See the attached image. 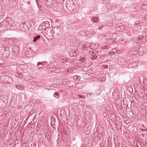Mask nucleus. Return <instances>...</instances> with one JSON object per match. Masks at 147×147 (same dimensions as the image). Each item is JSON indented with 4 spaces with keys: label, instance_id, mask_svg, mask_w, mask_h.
Masks as SVG:
<instances>
[{
    "label": "nucleus",
    "instance_id": "obj_39",
    "mask_svg": "<svg viewBox=\"0 0 147 147\" xmlns=\"http://www.w3.org/2000/svg\"><path fill=\"white\" fill-rule=\"evenodd\" d=\"M5 52H6V51H4V53H3V55H5V54H6V53H5Z\"/></svg>",
    "mask_w": 147,
    "mask_h": 147
},
{
    "label": "nucleus",
    "instance_id": "obj_31",
    "mask_svg": "<svg viewBox=\"0 0 147 147\" xmlns=\"http://www.w3.org/2000/svg\"><path fill=\"white\" fill-rule=\"evenodd\" d=\"M48 134H47V135L48 136V137H49V138L51 136V132L49 131L48 133Z\"/></svg>",
    "mask_w": 147,
    "mask_h": 147
},
{
    "label": "nucleus",
    "instance_id": "obj_30",
    "mask_svg": "<svg viewBox=\"0 0 147 147\" xmlns=\"http://www.w3.org/2000/svg\"><path fill=\"white\" fill-rule=\"evenodd\" d=\"M141 2L146 4L147 3V0H141Z\"/></svg>",
    "mask_w": 147,
    "mask_h": 147
},
{
    "label": "nucleus",
    "instance_id": "obj_13",
    "mask_svg": "<svg viewBox=\"0 0 147 147\" xmlns=\"http://www.w3.org/2000/svg\"><path fill=\"white\" fill-rule=\"evenodd\" d=\"M129 53L132 55H135L137 53V51L136 50L131 49L129 51Z\"/></svg>",
    "mask_w": 147,
    "mask_h": 147
},
{
    "label": "nucleus",
    "instance_id": "obj_26",
    "mask_svg": "<svg viewBox=\"0 0 147 147\" xmlns=\"http://www.w3.org/2000/svg\"><path fill=\"white\" fill-rule=\"evenodd\" d=\"M78 96L79 98H81L83 99L84 98H85V97L84 95H81L80 94H78Z\"/></svg>",
    "mask_w": 147,
    "mask_h": 147
},
{
    "label": "nucleus",
    "instance_id": "obj_18",
    "mask_svg": "<svg viewBox=\"0 0 147 147\" xmlns=\"http://www.w3.org/2000/svg\"><path fill=\"white\" fill-rule=\"evenodd\" d=\"M44 26L43 25H41V24L39 26L38 28V29L40 31H42V30Z\"/></svg>",
    "mask_w": 147,
    "mask_h": 147
},
{
    "label": "nucleus",
    "instance_id": "obj_9",
    "mask_svg": "<svg viewBox=\"0 0 147 147\" xmlns=\"http://www.w3.org/2000/svg\"><path fill=\"white\" fill-rule=\"evenodd\" d=\"M81 77L80 76L75 75L73 77V79L76 81H78L80 80Z\"/></svg>",
    "mask_w": 147,
    "mask_h": 147
},
{
    "label": "nucleus",
    "instance_id": "obj_44",
    "mask_svg": "<svg viewBox=\"0 0 147 147\" xmlns=\"http://www.w3.org/2000/svg\"><path fill=\"white\" fill-rule=\"evenodd\" d=\"M145 130L144 129H143V130Z\"/></svg>",
    "mask_w": 147,
    "mask_h": 147
},
{
    "label": "nucleus",
    "instance_id": "obj_29",
    "mask_svg": "<svg viewBox=\"0 0 147 147\" xmlns=\"http://www.w3.org/2000/svg\"><path fill=\"white\" fill-rule=\"evenodd\" d=\"M144 38V36H141L140 37H138V39L139 40H142Z\"/></svg>",
    "mask_w": 147,
    "mask_h": 147
},
{
    "label": "nucleus",
    "instance_id": "obj_38",
    "mask_svg": "<svg viewBox=\"0 0 147 147\" xmlns=\"http://www.w3.org/2000/svg\"><path fill=\"white\" fill-rule=\"evenodd\" d=\"M49 23V22L48 21H46L45 22V24H48Z\"/></svg>",
    "mask_w": 147,
    "mask_h": 147
},
{
    "label": "nucleus",
    "instance_id": "obj_41",
    "mask_svg": "<svg viewBox=\"0 0 147 147\" xmlns=\"http://www.w3.org/2000/svg\"><path fill=\"white\" fill-rule=\"evenodd\" d=\"M111 7V8H112V7H113V9H114L115 8V7H114V6H112H112Z\"/></svg>",
    "mask_w": 147,
    "mask_h": 147
},
{
    "label": "nucleus",
    "instance_id": "obj_5",
    "mask_svg": "<svg viewBox=\"0 0 147 147\" xmlns=\"http://www.w3.org/2000/svg\"><path fill=\"white\" fill-rule=\"evenodd\" d=\"M19 29L23 31H27L28 30L26 25L23 23H21L19 25Z\"/></svg>",
    "mask_w": 147,
    "mask_h": 147
},
{
    "label": "nucleus",
    "instance_id": "obj_11",
    "mask_svg": "<svg viewBox=\"0 0 147 147\" xmlns=\"http://www.w3.org/2000/svg\"><path fill=\"white\" fill-rule=\"evenodd\" d=\"M30 85H32V87L31 88H34V86L36 88V87L35 86H36V81H33L31 82V83L30 84Z\"/></svg>",
    "mask_w": 147,
    "mask_h": 147
},
{
    "label": "nucleus",
    "instance_id": "obj_27",
    "mask_svg": "<svg viewBox=\"0 0 147 147\" xmlns=\"http://www.w3.org/2000/svg\"><path fill=\"white\" fill-rule=\"evenodd\" d=\"M109 47L108 46H103L102 48V49H107Z\"/></svg>",
    "mask_w": 147,
    "mask_h": 147
},
{
    "label": "nucleus",
    "instance_id": "obj_1",
    "mask_svg": "<svg viewBox=\"0 0 147 147\" xmlns=\"http://www.w3.org/2000/svg\"><path fill=\"white\" fill-rule=\"evenodd\" d=\"M14 43V42L11 39L7 38L3 40V43H2L5 47H10L12 46Z\"/></svg>",
    "mask_w": 147,
    "mask_h": 147
},
{
    "label": "nucleus",
    "instance_id": "obj_34",
    "mask_svg": "<svg viewBox=\"0 0 147 147\" xmlns=\"http://www.w3.org/2000/svg\"><path fill=\"white\" fill-rule=\"evenodd\" d=\"M33 49H34V51L36 50V47H35L34 46V47L33 48Z\"/></svg>",
    "mask_w": 147,
    "mask_h": 147
},
{
    "label": "nucleus",
    "instance_id": "obj_28",
    "mask_svg": "<svg viewBox=\"0 0 147 147\" xmlns=\"http://www.w3.org/2000/svg\"><path fill=\"white\" fill-rule=\"evenodd\" d=\"M89 32H89V33H90L93 35L95 34L96 33L95 32H94V31H92V30H90V31H89Z\"/></svg>",
    "mask_w": 147,
    "mask_h": 147
},
{
    "label": "nucleus",
    "instance_id": "obj_36",
    "mask_svg": "<svg viewBox=\"0 0 147 147\" xmlns=\"http://www.w3.org/2000/svg\"><path fill=\"white\" fill-rule=\"evenodd\" d=\"M105 67L104 68H108V65H106L105 66Z\"/></svg>",
    "mask_w": 147,
    "mask_h": 147
},
{
    "label": "nucleus",
    "instance_id": "obj_23",
    "mask_svg": "<svg viewBox=\"0 0 147 147\" xmlns=\"http://www.w3.org/2000/svg\"><path fill=\"white\" fill-rule=\"evenodd\" d=\"M33 38V42H35L37 41V36H32Z\"/></svg>",
    "mask_w": 147,
    "mask_h": 147
},
{
    "label": "nucleus",
    "instance_id": "obj_37",
    "mask_svg": "<svg viewBox=\"0 0 147 147\" xmlns=\"http://www.w3.org/2000/svg\"><path fill=\"white\" fill-rule=\"evenodd\" d=\"M40 37V36L39 35H37V39L39 38Z\"/></svg>",
    "mask_w": 147,
    "mask_h": 147
},
{
    "label": "nucleus",
    "instance_id": "obj_33",
    "mask_svg": "<svg viewBox=\"0 0 147 147\" xmlns=\"http://www.w3.org/2000/svg\"><path fill=\"white\" fill-rule=\"evenodd\" d=\"M138 23L135 22L134 24V25L136 26L138 25Z\"/></svg>",
    "mask_w": 147,
    "mask_h": 147
},
{
    "label": "nucleus",
    "instance_id": "obj_2",
    "mask_svg": "<svg viewBox=\"0 0 147 147\" xmlns=\"http://www.w3.org/2000/svg\"><path fill=\"white\" fill-rule=\"evenodd\" d=\"M67 9L71 11L73 10L75 7V4L72 0H68L66 4Z\"/></svg>",
    "mask_w": 147,
    "mask_h": 147
},
{
    "label": "nucleus",
    "instance_id": "obj_43",
    "mask_svg": "<svg viewBox=\"0 0 147 147\" xmlns=\"http://www.w3.org/2000/svg\"><path fill=\"white\" fill-rule=\"evenodd\" d=\"M36 2L37 3V0H35Z\"/></svg>",
    "mask_w": 147,
    "mask_h": 147
},
{
    "label": "nucleus",
    "instance_id": "obj_32",
    "mask_svg": "<svg viewBox=\"0 0 147 147\" xmlns=\"http://www.w3.org/2000/svg\"><path fill=\"white\" fill-rule=\"evenodd\" d=\"M114 54V52H110V54L111 55H113Z\"/></svg>",
    "mask_w": 147,
    "mask_h": 147
},
{
    "label": "nucleus",
    "instance_id": "obj_25",
    "mask_svg": "<svg viewBox=\"0 0 147 147\" xmlns=\"http://www.w3.org/2000/svg\"><path fill=\"white\" fill-rule=\"evenodd\" d=\"M97 58V56L96 55H95L94 56H92L91 57V59L92 60H94Z\"/></svg>",
    "mask_w": 147,
    "mask_h": 147
},
{
    "label": "nucleus",
    "instance_id": "obj_15",
    "mask_svg": "<svg viewBox=\"0 0 147 147\" xmlns=\"http://www.w3.org/2000/svg\"><path fill=\"white\" fill-rule=\"evenodd\" d=\"M91 21L94 23H97L98 22V19L95 18H94L91 19Z\"/></svg>",
    "mask_w": 147,
    "mask_h": 147
},
{
    "label": "nucleus",
    "instance_id": "obj_24",
    "mask_svg": "<svg viewBox=\"0 0 147 147\" xmlns=\"http://www.w3.org/2000/svg\"><path fill=\"white\" fill-rule=\"evenodd\" d=\"M59 93L55 92L54 94V96L56 98H57V97H59Z\"/></svg>",
    "mask_w": 147,
    "mask_h": 147
},
{
    "label": "nucleus",
    "instance_id": "obj_20",
    "mask_svg": "<svg viewBox=\"0 0 147 147\" xmlns=\"http://www.w3.org/2000/svg\"><path fill=\"white\" fill-rule=\"evenodd\" d=\"M107 10L109 11L113 9V7H112V8H111V6L110 5H107Z\"/></svg>",
    "mask_w": 147,
    "mask_h": 147
},
{
    "label": "nucleus",
    "instance_id": "obj_10",
    "mask_svg": "<svg viewBox=\"0 0 147 147\" xmlns=\"http://www.w3.org/2000/svg\"><path fill=\"white\" fill-rule=\"evenodd\" d=\"M23 87V85L21 84L16 85V88L19 90H22Z\"/></svg>",
    "mask_w": 147,
    "mask_h": 147
},
{
    "label": "nucleus",
    "instance_id": "obj_7",
    "mask_svg": "<svg viewBox=\"0 0 147 147\" xmlns=\"http://www.w3.org/2000/svg\"><path fill=\"white\" fill-rule=\"evenodd\" d=\"M2 77L4 79H5V81L7 82V83L9 84L12 83L13 82V80L12 78L9 76L3 75Z\"/></svg>",
    "mask_w": 147,
    "mask_h": 147
},
{
    "label": "nucleus",
    "instance_id": "obj_16",
    "mask_svg": "<svg viewBox=\"0 0 147 147\" xmlns=\"http://www.w3.org/2000/svg\"><path fill=\"white\" fill-rule=\"evenodd\" d=\"M101 2L103 4H106L109 3L108 0H101Z\"/></svg>",
    "mask_w": 147,
    "mask_h": 147
},
{
    "label": "nucleus",
    "instance_id": "obj_3",
    "mask_svg": "<svg viewBox=\"0 0 147 147\" xmlns=\"http://www.w3.org/2000/svg\"><path fill=\"white\" fill-rule=\"evenodd\" d=\"M9 27V29L10 30H14L16 28V26L13 22V21L12 19H9V20L8 22Z\"/></svg>",
    "mask_w": 147,
    "mask_h": 147
},
{
    "label": "nucleus",
    "instance_id": "obj_35",
    "mask_svg": "<svg viewBox=\"0 0 147 147\" xmlns=\"http://www.w3.org/2000/svg\"><path fill=\"white\" fill-rule=\"evenodd\" d=\"M28 67L27 65H25L24 66V68L26 69H27Z\"/></svg>",
    "mask_w": 147,
    "mask_h": 147
},
{
    "label": "nucleus",
    "instance_id": "obj_17",
    "mask_svg": "<svg viewBox=\"0 0 147 147\" xmlns=\"http://www.w3.org/2000/svg\"><path fill=\"white\" fill-rule=\"evenodd\" d=\"M76 52L75 51L72 52L70 53V55L71 57H73L74 56L76 55Z\"/></svg>",
    "mask_w": 147,
    "mask_h": 147
},
{
    "label": "nucleus",
    "instance_id": "obj_22",
    "mask_svg": "<svg viewBox=\"0 0 147 147\" xmlns=\"http://www.w3.org/2000/svg\"><path fill=\"white\" fill-rule=\"evenodd\" d=\"M79 61L81 62H84L86 61V58L85 57L81 58L79 59Z\"/></svg>",
    "mask_w": 147,
    "mask_h": 147
},
{
    "label": "nucleus",
    "instance_id": "obj_14",
    "mask_svg": "<svg viewBox=\"0 0 147 147\" xmlns=\"http://www.w3.org/2000/svg\"><path fill=\"white\" fill-rule=\"evenodd\" d=\"M44 125V123L42 122H40L39 120L38 121V122H37V126L40 127H42Z\"/></svg>",
    "mask_w": 147,
    "mask_h": 147
},
{
    "label": "nucleus",
    "instance_id": "obj_40",
    "mask_svg": "<svg viewBox=\"0 0 147 147\" xmlns=\"http://www.w3.org/2000/svg\"><path fill=\"white\" fill-rule=\"evenodd\" d=\"M102 28V27L98 28V29L99 30H100Z\"/></svg>",
    "mask_w": 147,
    "mask_h": 147
},
{
    "label": "nucleus",
    "instance_id": "obj_6",
    "mask_svg": "<svg viewBox=\"0 0 147 147\" xmlns=\"http://www.w3.org/2000/svg\"><path fill=\"white\" fill-rule=\"evenodd\" d=\"M12 53L13 55H16L19 53V47L17 46H13L12 49Z\"/></svg>",
    "mask_w": 147,
    "mask_h": 147
},
{
    "label": "nucleus",
    "instance_id": "obj_4",
    "mask_svg": "<svg viewBox=\"0 0 147 147\" xmlns=\"http://www.w3.org/2000/svg\"><path fill=\"white\" fill-rule=\"evenodd\" d=\"M9 20V19L7 18L3 20L0 23L1 27L3 28H8L9 27L8 22Z\"/></svg>",
    "mask_w": 147,
    "mask_h": 147
},
{
    "label": "nucleus",
    "instance_id": "obj_8",
    "mask_svg": "<svg viewBox=\"0 0 147 147\" xmlns=\"http://www.w3.org/2000/svg\"><path fill=\"white\" fill-rule=\"evenodd\" d=\"M89 31H88L87 30H82L80 32V34L82 36H85L89 34Z\"/></svg>",
    "mask_w": 147,
    "mask_h": 147
},
{
    "label": "nucleus",
    "instance_id": "obj_42",
    "mask_svg": "<svg viewBox=\"0 0 147 147\" xmlns=\"http://www.w3.org/2000/svg\"><path fill=\"white\" fill-rule=\"evenodd\" d=\"M7 55H6V56H9V54L8 53H7Z\"/></svg>",
    "mask_w": 147,
    "mask_h": 147
},
{
    "label": "nucleus",
    "instance_id": "obj_12",
    "mask_svg": "<svg viewBox=\"0 0 147 147\" xmlns=\"http://www.w3.org/2000/svg\"><path fill=\"white\" fill-rule=\"evenodd\" d=\"M15 76L18 78H22L23 77V75L21 74L18 73L15 74Z\"/></svg>",
    "mask_w": 147,
    "mask_h": 147
},
{
    "label": "nucleus",
    "instance_id": "obj_19",
    "mask_svg": "<svg viewBox=\"0 0 147 147\" xmlns=\"http://www.w3.org/2000/svg\"><path fill=\"white\" fill-rule=\"evenodd\" d=\"M68 59L66 58H63L61 60V62L63 63H65L67 62V61L68 60Z\"/></svg>",
    "mask_w": 147,
    "mask_h": 147
},
{
    "label": "nucleus",
    "instance_id": "obj_21",
    "mask_svg": "<svg viewBox=\"0 0 147 147\" xmlns=\"http://www.w3.org/2000/svg\"><path fill=\"white\" fill-rule=\"evenodd\" d=\"M37 66H39L40 65V67H37V68H38L39 69H40L41 68L42 65H43L42 64H41V63L39 62L37 63Z\"/></svg>",
    "mask_w": 147,
    "mask_h": 147
},
{
    "label": "nucleus",
    "instance_id": "obj_46",
    "mask_svg": "<svg viewBox=\"0 0 147 147\" xmlns=\"http://www.w3.org/2000/svg\"><path fill=\"white\" fill-rule=\"evenodd\" d=\"M38 147H39V146H38Z\"/></svg>",
    "mask_w": 147,
    "mask_h": 147
},
{
    "label": "nucleus",
    "instance_id": "obj_45",
    "mask_svg": "<svg viewBox=\"0 0 147 147\" xmlns=\"http://www.w3.org/2000/svg\"><path fill=\"white\" fill-rule=\"evenodd\" d=\"M25 49V48H24V49H25V50L26 49Z\"/></svg>",
    "mask_w": 147,
    "mask_h": 147
}]
</instances>
